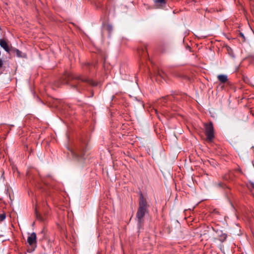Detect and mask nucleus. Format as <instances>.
I'll use <instances>...</instances> for the list:
<instances>
[{"label": "nucleus", "mask_w": 254, "mask_h": 254, "mask_svg": "<svg viewBox=\"0 0 254 254\" xmlns=\"http://www.w3.org/2000/svg\"><path fill=\"white\" fill-rule=\"evenodd\" d=\"M93 66L92 64H90L89 63H85L84 64V67L86 68L87 69L90 70L91 67Z\"/></svg>", "instance_id": "obj_11"}, {"label": "nucleus", "mask_w": 254, "mask_h": 254, "mask_svg": "<svg viewBox=\"0 0 254 254\" xmlns=\"http://www.w3.org/2000/svg\"><path fill=\"white\" fill-rule=\"evenodd\" d=\"M36 217H37V219H39V220H42V218L41 217V216H40V214H38L37 213V212H36Z\"/></svg>", "instance_id": "obj_16"}, {"label": "nucleus", "mask_w": 254, "mask_h": 254, "mask_svg": "<svg viewBox=\"0 0 254 254\" xmlns=\"http://www.w3.org/2000/svg\"><path fill=\"white\" fill-rule=\"evenodd\" d=\"M3 64V61L2 60L0 59V68L2 67Z\"/></svg>", "instance_id": "obj_17"}, {"label": "nucleus", "mask_w": 254, "mask_h": 254, "mask_svg": "<svg viewBox=\"0 0 254 254\" xmlns=\"http://www.w3.org/2000/svg\"><path fill=\"white\" fill-rule=\"evenodd\" d=\"M163 101H164V102H166V98H164V99H163Z\"/></svg>", "instance_id": "obj_18"}, {"label": "nucleus", "mask_w": 254, "mask_h": 254, "mask_svg": "<svg viewBox=\"0 0 254 254\" xmlns=\"http://www.w3.org/2000/svg\"><path fill=\"white\" fill-rule=\"evenodd\" d=\"M205 134L206 136L207 139L209 141H211L214 138V129L213 123L210 122L208 124H205Z\"/></svg>", "instance_id": "obj_3"}, {"label": "nucleus", "mask_w": 254, "mask_h": 254, "mask_svg": "<svg viewBox=\"0 0 254 254\" xmlns=\"http://www.w3.org/2000/svg\"><path fill=\"white\" fill-rule=\"evenodd\" d=\"M149 205L145 198L142 193L139 194L138 208L136 214V217L137 221L138 226L140 228L143 222V218L146 213L148 212V209Z\"/></svg>", "instance_id": "obj_2"}, {"label": "nucleus", "mask_w": 254, "mask_h": 254, "mask_svg": "<svg viewBox=\"0 0 254 254\" xmlns=\"http://www.w3.org/2000/svg\"><path fill=\"white\" fill-rule=\"evenodd\" d=\"M36 234L35 232H33L28 236L27 238V243L30 246L36 244Z\"/></svg>", "instance_id": "obj_5"}, {"label": "nucleus", "mask_w": 254, "mask_h": 254, "mask_svg": "<svg viewBox=\"0 0 254 254\" xmlns=\"http://www.w3.org/2000/svg\"><path fill=\"white\" fill-rule=\"evenodd\" d=\"M217 78L218 80L221 83H226L228 80V77L226 75L224 74H219L217 76Z\"/></svg>", "instance_id": "obj_8"}, {"label": "nucleus", "mask_w": 254, "mask_h": 254, "mask_svg": "<svg viewBox=\"0 0 254 254\" xmlns=\"http://www.w3.org/2000/svg\"><path fill=\"white\" fill-rule=\"evenodd\" d=\"M227 237V236L226 234H222L220 236V240L221 242H224L226 239Z\"/></svg>", "instance_id": "obj_10"}, {"label": "nucleus", "mask_w": 254, "mask_h": 254, "mask_svg": "<svg viewBox=\"0 0 254 254\" xmlns=\"http://www.w3.org/2000/svg\"><path fill=\"white\" fill-rule=\"evenodd\" d=\"M239 36H240V37H241V38H242V42H245V41H246V38H245V36H244V34H243V33H242L240 32V33H239Z\"/></svg>", "instance_id": "obj_13"}, {"label": "nucleus", "mask_w": 254, "mask_h": 254, "mask_svg": "<svg viewBox=\"0 0 254 254\" xmlns=\"http://www.w3.org/2000/svg\"><path fill=\"white\" fill-rule=\"evenodd\" d=\"M138 53L141 56L144 58L146 57L148 55V53L146 52V47H145L144 49H142L141 51L139 50L138 51Z\"/></svg>", "instance_id": "obj_9"}, {"label": "nucleus", "mask_w": 254, "mask_h": 254, "mask_svg": "<svg viewBox=\"0 0 254 254\" xmlns=\"http://www.w3.org/2000/svg\"><path fill=\"white\" fill-rule=\"evenodd\" d=\"M6 216L5 214H0V222L3 221L5 219Z\"/></svg>", "instance_id": "obj_14"}, {"label": "nucleus", "mask_w": 254, "mask_h": 254, "mask_svg": "<svg viewBox=\"0 0 254 254\" xmlns=\"http://www.w3.org/2000/svg\"><path fill=\"white\" fill-rule=\"evenodd\" d=\"M154 2L157 7L161 8L166 5L167 0H154Z\"/></svg>", "instance_id": "obj_6"}, {"label": "nucleus", "mask_w": 254, "mask_h": 254, "mask_svg": "<svg viewBox=\"0 0 254 254\" xmlns=\"http://www.w3.org/2000/svg\"><path fill=\"white\" fill-rule=\"evenodd\" d=\"M0 46L2 47L6 52H9V48L6 41L4 39H0Z\"/></svg>", "instance_id": "obj_7"}, {"label": "nucleus", "mask_w": 254, "mask_h": 254, "mask_svg": "<svg viewBox=\"0 0 254 254\" xmlns=\"http://www.w3.org/2000/svg\"><path fill=\"white\" fill-rule=\"evenodd\" d=\"M15 52H16V55L17 57H22V52L21 51H20L18 49H16L15 50Z\"/></svg>", "instance_id": "obj_12"}, {"label": "nucleus", "mask_w": 254, "mask_h": 254, "mask_svg": "<svg viewBox=\"0 0 254 254\" xmlns=\"http://www.w3.org/2000/svg\"><path fill=\"white\" fill-rule=\"evenodd\" d=\"M159 74H160V76H161V77L162 76V75H161L160 73H159Z\"/></svg>", "instance_id": "obj_19"}, {"label": "nucleus", "mask_w": 254, "mask_h": 254, "mask_svg": "<svg viewBox=\"0 0 254 254\" xmlns=\"http://www.w3.org/2000/svg\"><path fill=\"white\" fill-rule=\"evenodd\" d=\"M61 83L69 85L71 88L80 92L82 89V84L87 83L92 85H95L94 82L86 77L81 75H75L71 73L66 72L61 79Z\"/></svg>", "instance_id": "obj_1"}, {"label": "nucleus", "mask_w": 254, "mask_h": 254, "mask_svg": "<svg viewBox=\"0 0 254 254\" xmlns=\"http://www.w3.org/2000/svg\"><path fill=\"white\" fill-rule=\"evenodd\" d=\"M248 187L250 188L254 189V183L252 182H250L248 185Z\"/></svg>", "instance_id": "obj_15"}, {"label": "nucleus", "mask_w": 254, "mask_h": 254, "mask_svg": "<svg viewBox=\"0 0 254 254\" xmlns=\"http://www.w3.org/2000/svg\"><path fill=\"white\" fill-rule=\"evenodd\" d=\"M86 150V147L85 148H82L78 149L76 151L71 150V152L74 157L82 159L85 155Z\"/></svg>", "instance_id": "obj_4"}]
</instances>
